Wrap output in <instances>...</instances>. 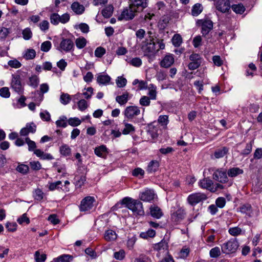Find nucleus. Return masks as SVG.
Instances as JSON below:
<instances>
[{"label": "nucleus", "instance_id": "30", "mask_svg": "<svg viewBox=\"0 0 262 262\" xmlns=\"http://www.w3.org/2000/svg\"><path fill=\"white\" fill-rule=\"evenodd\" d=\"M114 8L112 5H108L104 8L102 11L103 16L105 18L110 17L113 12Z\"/></svg>", "mask_w": 262, "mask_h": 262}, {"label": "nucleus", "instance_id": "22", "mask_svg": "<svg viewBox=\"0 0 262 262\" xmlns=\"http://www.w3.org/2000/svg\"><path fill=\"white\" fill-rule=\"evenodd\" d=\"M71 8L73 11L77 15L82 14L85 10V8L83 5L80 4L77 2H74L71 5Z\"/></svg>", "mask_w": 262, "mask_h": 262}, {"label": "nucleus", "instance_id": "18", "mask_svg": "<svg viewBox=\"0 0 262 262\" xmlns=\"http://www.w3.org/2000/svg\"><path fill=\"white\" fill-rule=\"evenodd\" d=\"M216 8L222 12H226L230 8V2L228 0H217L215 3Z\"/></svg>", "mask_w": 262, "mask_h": 262}, {"label": "nucleus", "instance_id": "34", "mask_svg": "<svg viewBox=\"0 0 262 262\" xmlns=\"http://www.w3.org/2000/svg\"><path fill=\"white\" fill-rule=\"evenodd\" d=\"M73 259V256L68 254H63L54 259L55 262H69Z\"/></svg>", "mask_w": 262, "mask_h": 262}, {"label": "nucleus", "instance_id": "10", "mask_svg": "<svg viewBox=\"0 0 262 262\" xmlns=\"http://www.w3.org/2000/svg\"><path fill=\"white\" fill-rule=\"evenodd\" d=\"M74 43L73 41L69 38L63 39L60 43L57 49L60 52H69L74 49Z\"/></svg>", "mask_w": 262, "mask_h": 262}, {"label": "nucleus", "instance_id": "51", "mask_svg": "<svg viewBox=\"0 0 262 262\" xmlns=\"http://www.w3.org/2000/svg\"><path fill=\"white\" fill-rule=\"evenodd\" d=\"M23 38L25 40L30 39L32 36V33L30 29L27 28L25 29L22 32Z\"/></svg>", "mask_w": 262, "mask_h": 262}, {"label": "nucleus", "instance_id": "3", "mask_svg": "<svg viewBox=\"0 0 262 262\" xmlns=\"http://www.w3.org/2000/svg\"><path fill=\"white\" fill-rule=\"evenodd\" d=\"M154 250L157 251V256L158 258L166 257L169 254L168 243L165 241H161L154 246Z\"/></svg>", "mask_w": 262, "mask_h": 262}, {"label": "nucleus", "instance_id": "6", "mask_svg": "<svg viewBox=\"0 0 262 262\" xmlns=\"http://www.w3.org/2000/svg\"><path fill=\"white\" fill-rule=\"evenodd\" d=\"M196 25L201 27V33L203 36H205L213 29V22L208 19H199Z\"/></svg>", "mask_w": 262, "mask_h": 262}, {"label": "nucleus", "instance_id": "50", "mask_svg": "<svg viewBox=\"0 0 262 262\" xmlns=\"http://www.w3.org/2000/svg\"><path fill=\"white\" fill-rule=\"evenodd\" d=\"M190 252L189 248L188 247H183L179 254V257L181 258H186Z\"/></svg>", "mask_w": 262, "mask_h": 262}, {"label": "nucleus", "instance_id": "2", "mask_svg": "<svg viewBox=\"0 0 262 262\" xmlns=\"http://www.w3.org/2000/svg\"><path fill=\"white\" fill-rule=\"evenodd\" d=\"M239 246L238 243L236 239H231L222 246V251L226 254L235 253Z\"/></svg>", "mask_w": 262, "mask_h": 262}, {"label": "nucleus", "instance_id": "32", "mask_svg": "<svg viewBox=\"0 0 262 262\" xmlns=\"http://www.w3.org/2000/svg\"><path fill=\"white\" fill-rule=\"evenodd\" d=\"M60 152L63 156H69L71 154V149L68 145L63 144L60 147Z\"/></svg>", "mask_w": 262, "mask_h": 262}, {"label": "nucleus", "instance_id": "63", "mask_svg": "<svg viewBox=\"0 0 262 262\" xmlns=\"http://www.w3.org/2000/svg\"><path fill=\"white\" fill-rule=\"evenodd\" d=\"M34 197L35 200L40 201L43 199V193L40 189H37L34 191Z\"/></svg>", "mask_w": 262, "mask_h": 262}, {"label": "nucleus", "instance_id": "45", "mask_svg": "<svg viewBox=\"0 0 262 262\" xmlns=\"http://www.w3.org/2000/svg\"><path fill=\"white\" fill-rule=\"evenodd\" d=\"M25 142L28 145V150L29 151H34L36 147V143L34 141L31 140L29 138L27 137L25 139Z\"/></svg>", "mask_w": 262, "mask_h": 262}, {"label": "nucleus", "instance_id": "48", "mask_svg": "<svg viewBox=\"0 0 262 262\" xmlns=\"http://www.w3.org/2000/svg\"><path fill=\"white\" fill-rule=\"evenodd\" d=\"M52 43L50 41L43 42L40 47V50L45 52H48L51 48Z\"/></svg>", "mask_w": 262, "mask_h": 262}, {"label": "nucleus", "instance_id": "61", "mask_svg": "<svg viewBox=\"0 0 262 262\" xmlns=\"http://www.w3.org/2000/svg\"><path fill=\"white\" fill-rule=\"evenodd\" d=\"M68 123L69 125L72 126H77L80 124L81 121L79 118L76 117L71 118L69 119Z\"/></svg>", "mask_w": 262, "mask_h": 262}, {"label": "nucleus", "instance_id": "40", "mask_svg": "<svg viewBox=\"0 0 262 262\" xmlns=\"http://www.w3.org/2000/svg\"><path fill=\"white\" fill-rule=\"evenodd\" d=\"M67 117L62 116L59 118V119L56 121V124L57 127H66L67 126Z\"/></svg>", "mask_w": 262, "mask_h": 262}, {"label": "nucleus", "instance_id": "15", "mask_svg": "<svg viewBox=\"0 0 262 262\" xmlns=\"http://www.w3.org/2000/svg\"><path fill=\"white\" fill-rule=\"evenodd\" d=\"M156 197V194L152 189H147L140 194V200L144 202H151Z\"/></svg>", "mask_w": 262, "mask_h": 262}, {"label": "nucleus", "instance_id": "53", "mask_svg": "<svg viewBox=\"0 0 262 262\" xmlns=\"http://www.w3.org/2000/svg\"><path fill=\"white\" fill-rule=\"evenodd\" d=\"M34 256L36 262H43L46 259V255L45 254L40 255L38 251L35 252Z\"/></svg>", "mask_w": 262, "mask_h": 262}, {"label": "nucleus", "instance_id": "37", "mask_svg": "<svg viewBox=\"0 0 262 262\" xmlns=\"http://www.w3.org/2000/svg\"><path fill=\"white\" fill-rule=\"evenodd\" d=\"M39 78L36 75H33L29 78L28 84L33 88H36L39 84Z\"/></svg>", "mask_w": 262, "mask_h": 262}, {"label": "nucleus", "instance_id": "11", "mask_svg": "<svg viewBox=\"0 0 262 262\" xmlns=\"http://www.w3.org/2000/svg\"><path fill=\"white\" fill-rule=\"evenodd\" d=\"M207 199L204 193H194L190 194L187 198V201L191 205H195Z\"/></svg>", "mask_w": 262, "mask_h": 262}, {"label": "nucleus", "instance_id": "17", "mask_svg": "<svg viewBox=\"0 0 262 262\" xmlns=\"http://www.w3.org/2000/svg\"><path fill=\"white\" fill-rule=\"evenodd\" d=\"M36 130V125L33 122L27 123L25 127L21 128L19 134L21 136H26L29 133H35Z\"/></svg>", "mask_w": 262, "mask_h": 262}, {"label": "nucleus", "instance_id": "38", "mask_svg": "<svg viewBox=\"0 0 262 262\" xmlns=\"http://www.w3.org/2000/svg\"><path fill=\"white\" fill-rule=\"evenodd\" d=\"M231 8L236 13L242 14L245 11V7L242 4L233 5Z\"/></svg>", "mask_w": 262, "mask_h": 262}, {"label": "nucleus", "instance_id": "49", "mask_svg": "<svg viewBox=\"0 0 262 262\" xmlns=\"http://www.w3.org/2000/svg\"><path fill=\"white\" fill-rule=\"evenodd\" d=\"M29 169V166L28 165L21 164L17 167L16 170L23 174H26L28 173Z\"/></svg>", "mask_w": 262, "mask_h": 262}, {"label": "nucleus", "instance_id": "26", "mask_svg": "<svg viewBox=\"0 0 262 262\" xmlns=\"http://www.w3.org/2000/svg\"><path fill=\"white\" fill-rule=\"evenodd\" d=\"M128 93H124L122 95L117 96L116 97V101L120 105H124L128 100Z\"/></svg>", "mask_w": 262, "mask_h": 262}, {"label": "nucleus", "instance_id": "7", "mask_svg": "<svg viewBox=\"0 0 262 262\" xmlns=\"http://www.w3.org/2000/svg\"><path fill=\"white\" fill-rule=\"evenodd\" d=\"M95 199L94 197L88 196L81 201L79 210L82 212H86L92 209L94 206Z\"/></svg>", "mask_w": 262, "mask_h": 262}, {"label": "nucleus", "instance_id": "54", "mask_svg": "<svg viewBox=\"0 0 262 262\" xmlns=\"http://www.w3.org/2000/svg\"><path fill=\"white\" fill-rule=\"evenodd\" d=\"M40 29L43 32H46L49 28V23L48 20H43L39 24Z\"/></svg>", "mask_w": 262, "mask_h": 262}, {"label": "nucleus", "instance_id": "28", "mask_svg": "<svg viewBox=\"0 0 262 262\" xmlns=\"http://www.w3.org/2000/svg\"><path fill=\"white\" fill-rule=\"evenodd\" d=\"M72 100V97L68 93H62L60 95L59 100L61 104L67 105Z\"/></svg>", "mask_w": 262, "mask_h": 262}, {"label": "nucleus", "instance_id": "27", "mask_svg": "<svg viewBox=\"0 0 262 262\" xmlns=\"http://www.w3.org/2000/svg\"><path fill=\"white\" fill-rule=\"evenodd\" d=\"M111 77L107 75H99L97 78V81L100 84L106 85L109 83Z\"/></svg>", "mask_w": 262, "mask_h": 262}, {"label": "nucleus", "instance_id": "16", "mask_svg": "<svg viewBox=\"0 0 262 262\" xmlns=\"http://www.w3.org/2000/svg\"><path fill=\"white\" fill-rule=\"evenodd\" d=\"M185 212L183 209L179 208L176 211L171 213V220L173 222L178 224L185 218Z\"/></svg>", "mask_w": 262, "mask_h": 262}, {"label": "nucleus", "instance_id": "14", "mask_svg": "<svg viewBox=\"0 0 262 262\" xmlns=\"http://www.w3.org/2000/svg\"><path fill=\"white\" fill-rule=\"evenodd\" d=\"M213 178L221 183H225L228 181L227 171L225 169H218L213 173Z\"/></svg>", "mask_w": 262, "mask_h": 262}, {"label": "nucleus", "instance_id": "52", "mask_svg": "<svg viewBox=\"0 0 262 262\" xmlns=\"http://www.w3.org/2000/svg\"><path fill=\"white\" fill-rule=\"evenodd\" d=\"M128 62L132 66L136 67H139L142 63L141 59L139 57L133 58Z\"/></svg>", "mask_w": 262, "mask_h": 262}, {"label": "nucleus", "instance_id": "4", "mask_svg": "<svg viewBox=\"0 0 262 262\" xmlns=\"http://www.w3.org/2000/svg\"><path fill=\"white\" fill-rule=\"evenodd\" d=\"M11 88L14 92L18 93L19 95L23 94L24 89L21 83L20 76L19 75L15 74L12 75Z\"/></svg>", "mask_w": 262, "mask_h": 262}, {"label": "nucleus", "instance_id": "64", "mask_svg": "<svg viewBox=\"0 0 262 262\" xmlns=\"http://www.w3.org/2000/svg\"><path fill=\"white\" fill-rule=\"evenodd\" d=\"M125 251L123 250H120L114 254V257L118 260H122L125 257Z\"/></svg>", "mask_w": 262, "mask_h": 262}, {"label": "nucleus", "instance_id": "24", "mask_svg": "<svg viewBox=\"0 0 262 262\" xmlns=\"http://www.w3.org/2000/svg\"><path fill=\"white\" fill-rule=\"evenodd\" d=\"M117 235L116 232L112 230H107L105 232L104 238L106 241L111 242L115 241Z\"/></svg>", "mask_w": 262, "mask_h": 262}, {"label": "nucleus", "instance_id": "20", "mask_svg": "<svg viewBox=\"0 0 262 262\" xmlns=\"http://www.w3.org/2000/svg\"><path fill=\"white\" fill-rule=\"evenodd\" d=\"M199 186L203 188L210 190L211 192H215V188H213V183L210 179L205 178L199 182Z\"/></svg>", "mask_w": 262, "mask_h": 262}, {"label": "nucleus", "instance_id": "59", "mask_svg": "<svg viewBox=\"0 0 262 262\" xmlns=\"http://www.w3.org/2000/svg\"><path fill=\"white\" fill-rule=\"evenodd\" d=\"M0 95L4 98H9L10 96V92L9 88L3 87L0 89Z\"/></svg>", "mask_w": 262, "mask_h": 262}, {"label": "nucleus", "instance_id": "62", "mask_svg": "<svg viewBox=\"0 0 262 262\" xmlns=\"http://www.w3.org/2000/svg\"><path fill=\"white\" fill-rule=\"evenodd\" d=\"M105 53V49L99 47L96 48L95 51V55L97 57L100 58Z\"/></svg>", "mask_w": 262, "mask_h": 262}, {"label": "nucleus", "instance_id": "42", "mask_svg": "<svg viewBox=\"0 0 262 262\" xmlns=\"http://www.w3.org/2000/svg\"><path fill=\"white\" fill-rule=\"evenodd\" d=\"M76 47L79 49L83 48L86 43V40L84 37L77 38L75 41Z\"/></svg>", "mask_w": 262, "mask_h": 262}, {"label": "nucleus", "instance_id": "9", "mask_svg": "<svg viewBox=\"0 0 262 262\" xmlns=\"http://www.w3.org/2000/svg\"><path fill=\"white\" fill-rule=\"evenodd\" d=\"M128 4L137 13L142 12L148 6L147 0H129Z\"/></svg>", "mask_w": 262, "mask_h": 262}, {"label": "nucleus", "instance_id": "35", "mask_svg": "<svg viewBox=\"0 0 262 262\" xmlns=\"http://www.w3.org/2000/svg\"><path fill=\"white\" fill-rule=\"evenodd\" d=\"M106 152V147L104 145H101L95 149V154L100 157H103Z\"/></svg>", "mask_w": 262, "mask_h": 262}, {"label": "nucleus", "instance_id": "58", "mask_svg": "<svg viewBox=\"0 0 262 262\" xmlns=\"http://www.w3.org/2000/svg\"><path fill=\"white\" fill-rule=\"evenodd\" d=\"M139 103L142 106H149L150 103V98L147 96H142L140 99Z\"/></svg>", "mask_w": 262, "mask_h": 262}, {"label": "nucleus", "instance_id": "8", "mask_svg": "<svg viewBox=\"0 0 262 262\" xmlns=\"http://www.w3.org/2000/svg\"><path fill=\"white\" fill-rule=\"evenodd\" d=\"M129 4L128 7H126L123 9L121 15L118 17V19L120 20L133 19L138 13Z\"/></svg>", "mask_w": 262, "mask_h": 262}, {"label": "nucleus", "instance_id": "55", "mask_svg": "<svg viewBox=\"0 0 262 262\" xmlns=\"http://www.w3.org/2000/svg\"><path fill=\"white\" fill-rule=\"evenodd\" d=\"M126 79L122 76L118 77L116 80V84L119 88L124 87L126 85Z\"/></svg>", "mask_w": 262, "mask_h": 262}, {"label": "nucleus", "instance_id": "47", "mask_svg": "<svg viewBox=\"0 0 262 262\" xmlns=\"http://www.w3.org/2000/svg\"><path fill=\"white\" fill-rule=\"evenodd\" d=\"M76 186L78 188H81L86 181V177L81 176L80 177H76Z\"/></svg>", "mask_w": 262, "mask_h": 262}, {"label": "nucleus", "instance_id": "46", "mask_svg": "<svg viewBox=\"0 0 262 262\" xmlns=\"http://www.w3.org/2000/svg\"><path fill=\"white\" fill-rule=\"evenodd\" d=\"M36 56V52L34 49H27L25 54V57L27 59H32Z\"/></svg>", "mask_w": 262, "mask_h": 262}, {"label": "nucleus", "instance_id": "29", "mask_svg": "<svg viewBox=\"0 0 262 262\" xmlns=\"http://www.w3.org/2000/svg\"><path fill=\"white\" fill-rule=\"evenodd\" d=\"M243 173V170L238 167L230 168L227 172L228 176L230 177H235L238 174Z\"/></svg>", "mask_w": 262, "mask_h": 262}, {"label": "nucleus", "instance_id": "39", "mask_svg": "<svg viewBox=\"0 0 262 262\" xmlns=\"http://www.w3.org/2000/svg\"><path fill=\"white\" fill-rule=\"evenodd\" d=\"M209 255L211 257L216 258L221 255V250L219 247H215L212 248L209 252Z\"/></svg>", "mask_w": 262, "mask_h": 262}, {"label": "nucleus", "instance_id": "25", "mask_svg": "<svg viewBox=\"0 0 262 262\" xmlns=\"http://www.w3.org/2000/svg\"><path fill=\"white\" fill-rule=\"evenodd\" d=\"M159 166V163L156 160L150 161L147 166V171L148 173H152L156 171Z\"/></svg>", "mask_w": 262, "mask_h": 262}, {"label": "nucleus", "instance_id": "44", "mask_svg": "<svg viewBox=\"0 0 262 262\" xmlns=\"http://www.w3.org/2000/svg\"><path fill=\"white\" fill-rule=\"evenodd\" d=\"M172 43L175 47H179L182 42V38L180 35L175 34L172 37Z\"/></svg>", "mask_w": 262, "mask_h": 262}, {"label": "nucleus", "instance_id": "57", "mask_svg": "<svg viewBox=\"0 0 262 262\" xmlns=\"http://www.w3.org/2000/svg\"><path fill=\"white\" fill-rule=\"evenodd\" d=\"M29 165L31 168L34 170H39L41 168V165L39 161H31Z\"/></svg>", "mask_w": 262, "mask_h": 262}, {"label": "nucleus", "instance_id": "43", "mask_svg": "<svg viewBox=\"0 0 262 262\" xmlns=\"http://www.w3.org/2000/svg\"><path fill=\"white\" fill-rule=\"evenodd\" d=\"M78 109L81 111H83L86 110L88 107V104L86 100L83 99H81L77 102Z\"/></svg>", "mask_w": 262, "mask_h": 262}, {"label": "nucleus", "instance_id": "41", "mask_svg": "<svg viewBox=\"0 0 262 262\" xmlns=\"http://www.w3.org/2000/svg\"><path fill=\"white\" fill-rule=\"evenodd\" d=\"M125 127L122 130V134L124 135H127L130 133L132 132H134L135 130L134 127L130 124L127 123H124Z\"/></svg>", "mask_w": 262, "mask_h": 262}, {"label": "nucleus", "instance_id": "1", "mask_svg": "<svg viewBox=\"0 0 262 262\" xmlns=\"http://www.w3.org/2000/svg\"><path fill=\"white\" fill-rule=\"evenodd\" d=\"M123 203L126 205V207L132 210L135 215H143L144 211L142 203L139 200H134L130 198H125L123 200Z\"/></svg>", "mask_w": 262, "mask_h": 262}, {"label": "nucleus", "instance_id": "23", "mask_svg": "<svg viewBox=\"0 0 262 262\" xmlns=\"http://www.w3.org/2000/svg\"><path fill=\"white\" fill-rule=\"evenodd\" d=\"M34 154L42 160H52L53 159V156L51 154L45 153L43 151L39 149L34 150Z\"/></svg>", "mask_w": 262, "mask_h": 262}, {"label": "nucleus", "instance_id": "60", "mask_svg": "<svg viewBox=\"0 0 262 262\" xmlns=\"http://www.w3.org/2000/svg\"><path fill=\"white\" fill-rule=\"evenodd\" d=\"M134 262H151V261L147 256L140 255L135 259Z\"/></svg>", "mask_w": 262, "mask_h": 262}, {"label": "nucleus", "instance_id": "5", "mask_svg": "<svg viewBox=\"0 0 262 262\" xmlns=\"http://www.w3.org/2000/svg\"><path fill=\"white\" fill-rule=\"evenodd\" d=\"M70 19V15L69 13H66L61 15L57 13H53L50 16L51 23L54 25H57L59 23L66 24L68 23Z\"/></svg>", "mask_w": 262, "mask_h": 262}, {"label": "nucleus", "instance_id": "56", "mask_svg": "<svg viewBox=\"0 0 262 262\" xmlns=\"http://www.w3.org/2000/svg\"><path fill=\"white\" fill-rule=\"evenodd\" d=\"M10 32L9 29L5 27H0V38L1 39H5Z\"/></svg>", "mask_w": 262, "mask_h": 262}, {"label": "nucleus", "instance_id": "12", "mask_svg": "<svg viewBox=\"0 0 262 262\" xmlns=\"http://www.w3.org/2000/svg\"><path fill=\"white\" fill-rule=\"evenodd\" d=\"M141 49L145 55H148L150 53H153L156 51V42L153 41V38L150 39V42L144 41L142 42Z\"/></svg>", "mask_w": 262, "mask_h": 262}, {"label": "nucleus", "instance_id": "19", "mask_svg": "<svg viewBox=\"0 0 262 262\" xmlns=\"http://www.w3.org/2000/svg\"><path fill=\"white\" fill-rule=\"evenodd\" d=\"M174 61V56L172 54H167L160 62L161 67L165 68L170 67Z\"/></svg>", "mask_w": 262, "mask_h": 262}, {"label": "nucleus", "instance_id": "21", "mask_svg": "<svg viewBox=\"0 0 262 262\" xmlns=\"http://www.w3.org/2000/svg\"><path fill=\"white\" fill-rule=\"evenodd\" d=\"M149 209L151 216L154 218L159 219L163 215L161 208L156 205H151Z\"/></svg>", "mask_w": 262, "mask_h": 262}, {"label": "nucleus", "instance_id": "31", "mask_svg": "<svg viewBox=\"0 0 262 262\" xmlns=\"http://www.w3.org/2000/svg\"><path fill=\"white\" fill-rule=\"evenodd\" d=\"M203 11V7L201 4L197 3L192 8L191 14L193 16L199 15Z\"/></svg>", "mask_w": 262, "mask_h": 262}, {"label": "nucleus", "instance_id": "33", "mask_svg": "<svg viewBox=\"0 0 262 262\" xmlns=\"http://www.w3.org/2000/svg\"><path fill=\"white\" fill-rule=\"evenodd\" d=\"M228 232L230 235L234 236H238L244 233L242 230L238 227L230 228Z\"/></svg>", "mask_w": 262, "mask_h": 262}, {"label": "nucleus", "instance_id": "13", "mask_svg": "<svg viewBox=\"0 0 262 262\" xmlns=\"http://www.w3.org/2000/svg\"><path fill=\"white\" fill-rule=\"evenodd\" d=\"M140 114V110L137 106H129L125 108L124 114L128 119H133Z\"/></svg>", "mask_w": 262, "mask_h": 262}, {"label": "nucleus", "instance_id": "36", "mask_svg": "<svg viewBox=\"0 0 262 262\" xmlns=\"http://www.w3.org/2000/svg\"><path fill=\"white\" fill-rule=\"evenodd\" d=\"M228 149L226 147H224L222 148L217 149L214 152V156L216 158H220L223 157L227 152Z\"/></svg>", "mask_w": 262, "mask_h": 262}]
</instances>
